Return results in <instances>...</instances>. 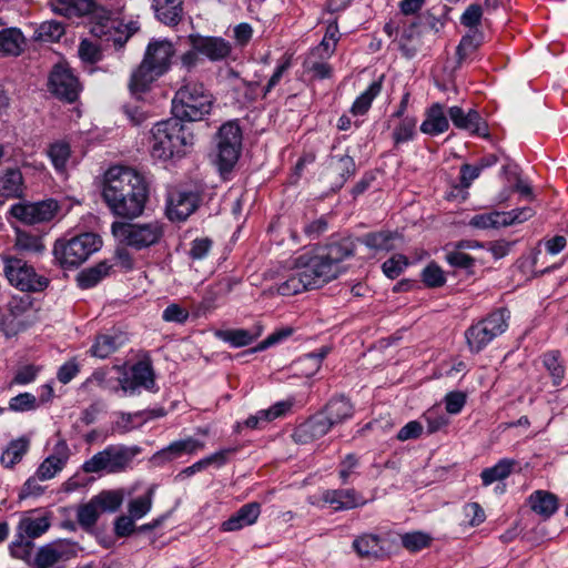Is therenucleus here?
I'll return each mask as SVG.
<instances>
[{
	"mask_svg": "<svg viewBox=\"0 0 568 568\" xmlns=\"http://www.w3.org/2000/svg\"><path fill=\"white\" fill-rule=\"evenodd\" d=\"M216 160L219 171L230 172L237 162L242 148V131L236 121L221 125L215 136Z\"/></svg>",
	"mask_w": 568,
	"mask_h": 568,
	"instance_id": "6e6552de",
	"label": "nucleus"
},
{
	"mask_svg": "<svg viewBox=\"0 0 568 568\" xmlns=\"http://www.w3.org/2000/svg\"><path fill=\"white\" fill-rule=\"evenodd\" d=\"M79 57L83 62L94 64L102 59V51L95 43L83 39L79 45Z\"/></svg>",
	"mask_w": 568,
	"mask_h": 568,
	"instance_id": "e2e57ef3",
	"label": "nucleus"
},
{
	"mask_svg": "<svg viewBox=\"0 0 568 568\" xmlns=\"http://www.w3.org/2000/svg\"><path fill=\"white\" fill-rule=\"evenodd\" d=\"M353 547L361 556L378 557L384 554L381 539L376 535L365 534L353 541Z\"/></svg>",
	"mask_w": 568,
	"mask_h": 568,
	"instance_id": "49530a36",
	"label": "nucleus"
},
{
	"mask_svg": "<svg viewBox=\"0 0 568 568\" xmlns=\"http://www.w3.org/2000/svg\"><path fill=\"white\" fill-rule=\"evenodd\" d=\"M261 514V505L256 501L243 505L234 515L221 525L222 531H236L256 523Z\"/></svg>",
	"mask_w": 568,
	"mask_h": 568,
	"instance_id": "393cba45",
	"label": "nucleus"
},
{
	"mask_svg": "<svg viewBox=\"0 0 568 568\" xmlns=\"http://www.w3.org/2000/svg\"><path fill=\"white\" fill-rule=\"evenodd\" d=\"M408 265V260L402 254L393 255L382 265L383 273L388 278H397Z\"/></svg>",
	"mask_w": 568,
	"mask_h": 568,
	"instance_id": "052dcab7",
	"label": "nucleus"
},
{
	"mask_svg": "<svg viewBox=\"0 0 568 568\" xmlns=\"http://www.w3.org/2000/svg\"><path fill=\"white\" fill-rule=\"evenodd\" d=\"M175 55L176 49L172 41L152 38L136 71H169Z\"/></svg>",
	"mask_w": 568,
	"mask_h": 568,
	"instance_id": "4468645a",
	"label": "nucleus"
},
{
	"mask_svg": "<svg viewBox=\"0 0 568 568\" xmlns=\"http://www.w3.org/2000/svg\"><path fill=\"white\" fill-rule=\"evenodd\" d=\"M26 39L18 28H7L0 31V54L18 55L21 53Z\"/></svg>",
	"mask_w": 568,
	"mask_h": 568,
	"instance_id": "473e14b6",
	"label": "nucleus"
},
{
	"mask_svg": "<svg viewBox=\"0 0 568 568\" xmlns=\"http://www.w3.org/2000/svg\"><path fill=\"white\" fill-rule=\"evenodd\" d=\"M354 252L353 240L341 237L300 253L287 261L285 267L288 274L278 283L277 293L291 296L322 287L344 272L342 263Z\"/></svg>",
	"mask_w": 568,
	"mask_h": 568,
	"instance_id": "f257e3e1",
	"label": "nucleus"
},
{
	"mask_svg": "<svg viewBox=\"0 0 568 568\" xmlns=\"http://www.w3.org/2000/svg\"><path fill=\"white\" fill-rule=\"evenodd\" d=\"M70 457V448L64 440H59L51 455L38 467L37 476L40 480H49L63 469Z\"/></svg>",
	"mask_w": 568,
	"mask_h": 568,
	"instance_id": "412c9836",
	"label": "nucleus"
},
{
	"mask_svg": "<svg viewBox=\"0 0 568 568\" xmlns=\"http://www.w3.org/2000/svg\"><path fill=\"white\" fill-rule=\"evenodd\" d=\"M322 500L336 511L353 509L366 503L364 497L352 488L325 490Z\"/></svg>",
	"mask_w": 568,
	"mask_h": 568,
	"instance_id": "5701e85b",
	"label": "nucleus"
},
{
	"mask_svg": "<svg viewBox=\"0 0 568 568\" xmlns=\"http://www.w3.org/2000/svg\"><path fill=\"white\" fill-rule=\"evenodd\" d=\"M51 526L50 516L41 509L23 511L20 515L16 532L30 540L41 537Z\"/></svg>",
	"mask_w": 568,
	"mask_h": 568,
	"instance_id": "6ab92c4d",
	"label": "nucleus"
},
{
	"mask_svg": "<svg viewBox=\"0 0 568 568\" xmlns=\"http://www.w3.org/2000/svg\"><path fill=\"white\" fill-rule=\"evenodd\" d=\"M59 3L68 16L82 17L93 12L95 8L93 0H59Z\"/></svg>",
	"mask_w": 568,
	"mask_h": 568,
	"instance_id": "864d4df0",
	"label": "nucleus"
},
{
	"mask_svg": "<svg viewBox=\"0 0 568 568\" xmlns=\"http://www.w3.org/2000/svg\"><path fill=\"white\" fill-rule=\"evenodd\" d=\"M199 193L172 190L168 196L166 215L171 221H185L197 207Z\"/></svg>",
	"mask_w": 568,
	"mask_h": 568,
	"instance_id": "f3484780",
	"label": "nucleus"
},
{
	"mask_svg": "<svg viewBox=\"0 0 568 568\" xmlns=\"http://www.w3.org/2000/svg\"><path fill=\"white\" fill-rule=\"evenodd\" d=\"M30 305L22 301L19 303H10V314L4 317L3 325L8 333H17L27 326L26 317H21L22 313L30 312Z\"/></svg>",
	"mask_w": 568,
	"mask_h": 568,
	"instance_id": "37998d69",
	"label": "nucleus"
},
{
	"mask_svg": "<svg viewBox=\"0 0 568 568\" xmlns=\"http://www.w3.org/2000/svg\"><path fill=\"white\" fill-rule=\"evenodd\" d=\"M154 488L150 487L145 495L132 499L128 505V511L131 517L139 520L146 516L153 504Z\"/></svg>",
	"mask_w": 568,
	"mask_h": 568,
	"instance_id": "8fccbe9b",
	"label": "nucleus"
},
{
	"mask_svg": "<svg viewBox=\"0 0 568 568\" xmlns=\"http://www.w3.org/2000/svg\"><path fill=\"white\" fill-rule=\"evenodd\" d=\"M0 192L7 197H20L23 193V178L18 169H8L0 178Z\"/></svg>",
	"mask_w": 568,
	"mask_h": 568,
	"instance_id": "58836bf2",
	"label": "nucleus"
},
{
	"mask_svg": "<svg viewBox=\"0 0 568 568\" xmlns=\"http://www.w3.org/2000/svg\"><path fill=\"white\" fill-rule=\"evenodd\" d=\"M448 115L457 129L467 131L471 135L489 136L486 121L475 109H469L466 112L460 106L454 105L448 109Z\"/></svg>",
	"mask_w": 568,
	"mask_h": 568,
	"instance_id": "a211bd4d",
	"label": "nucleus"
},
{
	"mask_svg": "<svg viewBox=\"0 0 568 568\" xmlns=\"http://www.w3.org/2000/svg\"><path fill=\"white\" fill-rule=\"evenodd\" d=\"M193 145V133L176 116L156 122L150 131L149 150L154 160L182 159Z\"/></svg>",
	"mask_w": 568,
	"mask_h": 568,
	"instance_id": "7ed1b4c3",
	"label": "nucleus"
},
{
	"mask_svg": "<svg viewBox=\"0 0 568 568\" xmlns=\"http://www.w3.org/2000/svg\"><path fill=\"white\" fill-rule=\"evenodd\" d=\"M529 506L537 515L549 518L558 509V498L546 490H536L528 498Z\"/></svg>",
	"mask_w": 568,
	"mask_h": 568,
	"instance_id": "7c9ffc66",
	"label": "nucleus"
},
{
	"mask_svg": "<svg viewBox=\"0 0 568 568\" xmlns=\"http://www.w3.org/2000/svg\"><path fill=\"white\" fill-rule=\"evenodd\" d=\"M182 0H154L155 16L162 23L174 27L182 19Z\"/></svg>",
	"mask_w": 568,
	"mask_h": 568,
	"instance_id": "c756f323",
	"label": "nucleus"
},
{
	"mask_svg": "<svg viewBox=\"0 0 568 568\" xmlns=\"http://www.w3.org/2000/svg\"><path fill=\"white\" fill-rule=\"evenodd\" d=\"M542 363L552 378V384L559 386L565 377V367L560 362V353L558 351H551L544 354Z\"/></svg>",
	"mask_w": 568,
	"mask_h": 568,
	"instance_id": "3c124183",
	"label": "nucleus"
},
{
	"mask_svg": "<svg viewBox=\"0 0 568 568\" xmlns=\"http://www.w3.org/2000/svg\"><path fill=\"white\" fill-rule=\"evenodd\" d=\"M101 195L112 214L134 219L144 211L148 185L135 170L113 165L103 174Z\"/></svg>",
	"mask_w": 568,
	"mask_h": 568,
	"instance_id": "f03ea898",
	"label": "nucleus"
},
{
	"mask_svg": "<svg viewBox=\"0 0 568 568\" xmlns=\"http://www.w3.org/2000/svg\"><path fill=\"white\" fill-rule=\"evenodd\" d=\"M452 8L446 4H437L428 9L422 18L425 27L434 32L442 31L449 21V12Z\"/></svg>",
	"mask_w": 568,
	"mask_h": 568,
	"instance_id": "4c0bfd02",
	"label": "nucleus"
},
{
	"mask_svg": "<svg viewBox=\"0 0 568 568\" xmlns=\"http://www.w3.org/2000/svg\"><path fill=\"white\" fill-rule=\"evenodd\" d=\"M29 449V440L27 438H19L12 440L1 455V464L11 468L19 463Z\"/></svg>",
	"mask_w": 568,
	"mask_h": 568,
	"instance_id": "a18cd8bd",
	"label": "nucleus"
},
{
	"mask_svg": "<svg viewBox=\"0 0 568 568\" xmlns=\"http://www.w3.org/2000/svg\"><path fill=\"white\" fill-rule=\"evenodd\" d=\"M320 413L325 416L332 428L333 426L349 419L353 416L354 409L347 398L339 396L332 398L326 404L324 410Z\"/></svg>",
	"mask_w": 568,
	"mask_h": 568,
	"instance_id": "c85d7f7f",
	"label": "nucleus"
},
{
	"mask_svg": "<svg viewBox=\"0 0 568 568\" xmlns=\"http://www.w3.org/2000/svg\"><path fill=\"white\" fill-rule=\"evenodd\" d=\"M382 80L383 77H381L379 80L373 81L368 88L356 98L351 108L353 115H364L369 110L372 102L381 93Z\"/></svg>",
	"mask_w": 568,
	"mask_h": 568,
	"instance_id": "79ce46f5",
	"label": "nucleus"
},
{
	"mask_svg": "<svg viewBox=\"0 0 568 568\" xmlns=\"http://www.w3.org/2000/svg\"><path fill=\"white\" fill-rule=\"evenodd\" d=\"M47 155L54 170L64 173L71 156V146L67 141L58 140L49 144Z\"/></svg>",
	"mask_w": 568,
	"mask_h": 568,
	"instance_id": "e433bc0d",
	"label": "nucleus"
},
{
	"mask_svg": "<svg viewBox=\"0 0 568 568\" xmlns=\"http://www.w3.org/2000/svg\"><path fill=\"white\" fill-rule=\"evenodd\" d=\"M336 44L322 39L318 45L310 52L308 61L312 63L310 71H332L326 60L334 53Z\"/></svg>",
	"mask_w": 568,
	"mask_h": 568,
	"instance_id": "c9c22d12",
	"label": "nucleus"
},
{
	"mask_svg": "<svg viewBox=\"0 0 568 568\" xmlns=\"http://www.w3.org/2000/svg\"><path fill=\"white\" fill-rule=\"evenodd\" d=\"M429 434L436 433L448 424V418L439 406H434L423 414Z\"/></svg>",
	"mask_w": 568,
	"mask_h": 568,
	"instance_id": "5fc2aeb1",
	"label": "nucleus"
},
{
	"mask_svg": "<svg viewBox=\"0 0 568 568\" xmlns=\"http://www.w3.org/2000/svg\"><path fill=\"white\" fill-rule=\"evenodd\" d=\"M445 260L450 266L466 271H471L475 264V260L470 255L457 248L447 252Z\"/></svg>",
	"mask_w": 568,
	"mask_h": 568,
	"instance_id": "69168bd1",
	"label": "nucleus"
},
{
	"mask_svg": "<svg viewBox=\"0 0 568 568\" xmlns=\"http://www.w3.org/2000/svg\"><path fill=\"white\" fill-rule=\"evenodd\" d=\"M484 9L479 3L469 4L460 16V24L468 28V30H480Z\"/></svg>",
	"mask_w": 568,
	"mask_h": 568,
	"instance_id": "4d7b16f0",
	"label": "nucleus"
},
{
	"mask_svg": "<svg viewBox=\"0 0 568 568\" xmlns=\"http://www.w3.org/2000/svg\"><path fill=\"white\" fill-rule=\"evenodd\" d=\"M140 30L136 20L125 21L124 19L105 18L91 27L92 36L112 41L116 49L124 47L128 40Z\"/></svg>",
	"mask_w": 568,
	"mask_h": 568,
	"instance_id": "ddd939ff",
	"label": "nucleus"
},
{
	"mask_svg": "<svg viewBox=\"0 0 568 568\" xmlns=\"http://www.w3.org/2000/svg\"><path fill=\"white\" fill-rule=\"evenodd\" d=\"M9 408L14 412H28L37 408V398L30 393H22L12 397Z\"/></svg>",
	"mask_w": 568,
	"mask_h": 568,
	"instance_id": "774afa93",
	"label": "nucleus"
},
{
	"mask_svg": "<svg viewBox=\"0 0 568 568\" xmlns=\"http://www.w3.org/2000/svg\"><path fill=\"white\" fill-rule=\"evenodd\" d=\"M426 118L420 124V131L432 136L446 132L449 128L448 119L444 111V105L434 103L426 110Z\"/></svg>",
	"mask_w": 568,
	"mask_h": 568,
	"instance_id": "bb28decb",
	"label": "nucleus"
},
{
	"mask_svg": "<svg viewBox=\"0 0 568 568\" xmlns=\"http://www.w3.org/2000/svg\"><path fill=\"white\" fill-rule=\"evenodd\" d=\"M101 511L93 497L89 503L81 505L77 511V519L81 527L91 528L95 525Z\"/></svg>",
	"mask_w": 568,
	"mask_h": 568,
	"instance_id": "603ef678",
	"label": "nucleus"
},
{
	"mask_svg": "<svg viewBox=\"0 0 568 568\" xmlns=\"http://www.w3.org/2000/svg\"><path fill=\"white\" fill-rule=\"evenodd\" d=\"M162 73H132L129 81V90L131 95L136 100H148L152 94L160 91L165 94L166 90L162 89L159 78Z\"/></svg>",
	"mask_w": 568,
	"mask_h": 568,
	"instance_id": "4be33fe9",
	"label": "nucleus"
},
{
	"mask_svg": "<svg viewBox=\"0 0 568 568\" xmlns=\"http://www.w3.org/2000/svg\"><path fill=\"white\" fill-rule=\"evenodd\" d=\"M214 98L203 83L184 78L172 101V112L181 121H201L213 106Z\"/></svg>",
	"mask_w": 568,
	"mask_h": 568,
	"instance_id": "20e7f679",
	"label": "nucleus"
},
{
	"mask_svg": "<svg viewBox=\"0 0 568 568\" xmlns=\"http://www.w3.org/2000/svg\"><path fill=\"white\" fill-rule=\"evenodd\" d=\"M14 246L19 251L29 253H41L44 250L41 237L24 232H18Z\"/></svg>",
	"mask_w": 568,
	"mask_h": 568,
	"instance_id": "6e6d98bb",
	"label": "nucleus"
},
{
	"mask_svg": "<svg viewBox=\"0 0 568 568\" xmlns=\"http://www.w3.org/2000/svg\"><path fill=\"white\" fill-rule=\"evenodd\" d=\"M119 384L123 394L129 396L139 394L140 388L158 392L153 368L150 363L143 361L132 365L129 372H124L119 378Z\"/></svg>",
	"mask_w": 568,
	"mask_h": 568,
	"instance_id": "2eb2a0df",
	"label": "nucleus"
},
{
	"mask_svg": "<svg viewBox=\"0 0 568 568\" xmlns=\"http://www.w3.org/2000/svg\"><path fill=\"white\" fill-rule=\"evenodd\" d=\"M123 343L122 336L102 334L97 336L89 352L91 356L104 359L118 351Z\"/></svg>",
	"mask_w": 568,
	"mask_h": 568,
	"instance_id": "f704fd0d",
	"label": "nucleus"
},
{
	"mask_svg": "<svg viewBox=\"0 0 568 568\" xmlns=\"http://www.w3.org/2000/svg\"><path fill=\"white\" fill-rule=\"evenodd\" d=\"M516 464L514 459L503 458L493 467L485 468L480 474L483 485L489 486L495 481L507 478Z\"/></svg>",
	"mask_w": 568,
	"mask_h": 568,
	"instance_id": "a19ab883",
	"label": "nucleus"
},
{
	"mask_svg": "<svg viewBox=\"0 0 568 568\" xmlns=\"http://www.w3.org/2000/svg\"><path fill=\"white\" fill-rule=\"evenodd\" d=\"M79 546L68 539H60L39 547L32 560V568H62L61 565L78 555Z\"/></svg>",
	"mask_w": 568,
	"mask_h": 568,
	"instance_id": "f8f14e48",
	"label": "nucleus"
},
{
	"mask_svg": "<svg viewBox=\"0 0 568 568\" xmlns=\"http://www.w3.org/2000/svg\"><path fill=\"white\" fill-rule=\"evenodd\" d=\"M187 42L191 49L180 57L181 67L187 70L195 68L201 58L220 62L226 60L233 51L232 43L223 37L191 33Z\"/></svg>",
	"mask_w": 568,
	"mask_h": 568,
	"instance_id": "39448f33",
	"label": "nucleus"
},
{
	"mask_svg": "<svg viewBox=\"0 0 568 568\" xmlns=\"http://www.w3.org/2000/svg\"><path fill=\"white\" fill-rule=\"evenodd\" d=\"M262 335V327L255 325L252 328L220 329L215 332V336L230 344L232 347H244L253 343Z\"/></svg>",
	"mask_w": 568,
	"mask_h": 568,
	"instance_id": "cd10ccee",
	"label": "nucleus"
},
{
	"mask_svg": "<svg viewBox=\"0 0 568 568\" xmlns=\"http://www.w3.org/2000/svg\"><path fill=\"white\" fill-rule=\"evenodd\" d=\"M140 453L136 446L109 445L85 460L82 469L88 474L105 471L116 474L128 469Z\"/></svg>",
	"mask_w": 568,
	"mask_h": 568,
	"instance_id": "0eeeda50",
	"label": "nucleus"
},
{
	"mask_svg": "<svg viewBox=\"0 0 568 568\" xmlns=\"http://www.w3.org/2000/svg\"><path fill=\"white\" fill-rule=\"evenodd\" d=\"M423 281L428 287H440L445 284L446 278L444 271L432 263L423 271Z\"/></svg>",
	"mask_w": 568,
	"mask_h": 568,
	"instance_id": "338daca9",
	"label": "nucleus"
},
{
	"mask_svg": "<svg viewBox=\"0 0 568 568\" xmlns=\"http://www.w3.org/2000/svg\"><path fill=\"white\" fill-rule=\"evenodd\" d=\"M4 274L9 283L22 292H37L43 290L48 285L45 277L37 274L33 266L26 261L4 256Z\"/></svg>",
	"mask_w": 568,
	"mask_h": 568,
	"instance_id": "9b49d317",
	"label": "nucleus"
},
{
	"mask_svg": "<svg viewBox=\"0 0 568 568\" xmlns=\"http://www.w3.org/2000/svg\"><path fill=\"white\" fill-rule=\"evenodd\" d=\"M396 237L392 232H374L364 235L361 242L374 251H392L395 248L393 240Z\"/></svg>",
	"mask_w": 568,
	"mask_h": 568,
	"instance_id": "de8ad7c7",
	"label": "nucleus"
},
{
	"mask_svg": "<svg viewBox=\"0 0 568 568\" xmlns=\"http://www.w3.org/2000/svg\"><path fill=\"white\" fill-rule=\"evenodd\" d=\"M508 312L497 310L486 318L471 325L466 332L467 345L473 353L483 351L495 337L503 334L507 326Z\"/></svg>",
	"mask_w": 568,
	"mask_h": 568,
	"instance_id": "1a4fd4ad",
	"label": "nucleus"
},
{
	"mask_svg": "<svg viewBox=\"0 0 568 568\" xmlns=\"http://www.w3.org/2000/svg\"><path fill=\"white\" fill-rule=\"evenodd\" d=\"M205 443L193 437L175 440L168 447L163 448L160 454L166 456L169 459L178 458L184 454L193 455L199 450L204 449Z\"/></svg>",
	"mask_w": 568,
	"mask_h": 568,
	"instance_id": "72a5a7b5",
	"label": "nucleus"
},
{
	"mask_svg": "<svg viewBox=\"0 0 568 568\" xmlns=\"http://www.w3.org/2000/svg\"><path fill=\"white\" fill-rule=\"evenodd\" d=\"M501 215H500V212L498 211H495V212H490V213H483V214H477L475 216H473L468 224L469 226L474 227V229H478V230H487V229H497V227H503L501 224H499V222H501Z\"/></svg>",
	"mask_w": 568,
	"mask_h": 568,
	"instance_id": "bf43d9fd",
	"label": "nucleus"
},
{
	"mask_svg": "<svg viewBox=\"0 0 568 568\" xmlns=\"http://www.w3.org/2000/svg\"><path fill=\"white\" fill-rule=\"evenodd\" d=\"M484 43V32L481 30H468L459 41L456 49L457 68H463L464 62L469 59L477 49Z\"/></svg>",
	"mask_w": 568,
	"mask_h": 568,
	"instance_id": "2f4dec72",
	"label": "nucleus"
},
{
	"mask_svg": "<svg viewBox=\"0 0 568 568\" xmlns=\"http://www.w3.org/2000/svg\"><path fill=\"white\" fill-rule=\"evenodd\" d=\"M290 408L291 403L284 400L277 402L273 406L266 409H261L254 415L248 416L243 423H237V428L242 426L252 429L263 428L270 422L284 416Z\"/></svg>",
	"mask_w": 568,
	"mask_h": 568,
	"instance_id": "a878e982",
	"label": "nucleus"
},
{
	"mask_svg": "<svg viewBox=\"0 0 568 568\" xmlns=\"http://www.w3.org/2000/svg\"><path fill=\"white\" fill-rule=\"evenodd\" d=\"M111 230L118 240L136 250L158 243L163 234L162 225L156 221L143 224L113 222Z\"/></svg>",
	"mask_w": 568,
	"mask_h": 568,
	"instance_id": "9d476101",
	"label": "nucleus"
},
{
	"mask_svg": "<svg viewBox=\"0 0 568 568\" xmlns=\"http://www.w3.org/2000/svg\"><path fill=\"white\" fill-rule=\"evenodd\" d=\"M417 121L415 118H404L393 132V139L396 144L404 143L414 139Z\"/></svg>",
	"mask_w": 568,
	"mask_h": 568,
	"instance_id": "13d9d810",
	"label": "nucleus"
},
{
	"mask_svg": "<svg viewBox=\"0 0 568 568\" xmlns=\"http://www.w3.org/2000/svg\"><path fill=\"white\" fill-rule=\"evenodd\" d=\"M430 542V537L422 531L408 532L402 536L403 546L410 551H418L427 547Z\"/></svg>",
	"mask_w": 568,
	"mask_h": 568,
	"instance_id": "0e129e2a",
	"label": "nucleus"
},
{
	"mask_svg": "<svg viewBox=\"0 0 568 568\" xmlns=\"http://www.w3.org/2000/svg\"><path fill=\"white\" fill-rule=\"evenodd\" d=\"M58 203L47 200L36 203H17L11 206V214L27 224H37L51 221L58 212Z\"/></svg>",
	"mask_w": 568,
	"mask_h": 568,
	"instance_id": "dca6fc26",
	"label": "nucleus"
},
{
	"mask_svg": "<svg viewBox=\"0 0 568 568\" xmlns=\"http://www.w3.org/2000/svg\"><path fill=\"white\" fill-rule=\"evenodd\" d=\"M33 550V541L16 532L13 540L9 545L11 557L23 561L32 568V560H34Z\"/></svg>",
	"mask_w": 568,
	"mask_h": 568,
	"instance_id": "ea45409f",
	"label": "nucleus"
},
{
	"mask_svg": "<svg viewBox=\"0 0 568 568\" xmlns=\"http://www.w3.org/2000/svg\"><path fill=\"white\" fill-rule=\"evenodd\" d=\"M101 513H114L123 503L122 490H103L93 497Z\"/></svg>",
	"mask_w": 568,
	"mask_h": 568,
	"instance_id": "09e8293b",
	"label": "nucleus"
},
{
	"mask_svg": "<svg viewBox=\"0 0 568 568\" xmlns=\"http://www.w3.org/2000/svg\"><path fill=\"white\" fill-rule=\"evenodd\" d=\"M534 210L529 206H524L520 209H515L509 212H500L501 224L503 226H509L517 223H523L527 220H529L534 215Z\"/></svg>",
	"mask_w": 568,
	"mask_h": 568,
	"instance_id": "680f3d73",
	"label": "nucleus"
},
{
	"mask_svg": "<svg viewBox=\"0 0 568 568\" xmlns=\"http://www.w3.org/2000/svg\"><path fill=\"white\" fill-rule=\"evenodd\" d=\"M101 246V239L93 233H82L71 239H60L53 246L54 260L63 268H72L85 262Z\"/></svg>",
	"mask_w": 568,
	"mask_h": 568,
	"instance_id": "423d86ee",
	"label": "nucleus"
},
{
	"mask_svg": "<svg viewBox=\"0 0 568 568\" xmlns=\"http://www.w3.org/2000/svg\"><path fill=\"white\" fill-rule=\"evenodd\" d=\"M64 32L65 29L62 22L44 21L34 30L33 39L40 42H58Z\"/></svg>",
	"mask_w": 568,
	"mask_h": 568,
	"instance_id": "c03bdc74",
	"label": "nucleus"
},
{
	"mask_svg": "<svg viewBox=\"0 0 568 568\" xmlns=\"http://www.w3.org/2000/svg\"><path fill=\"white\" fill-rule=\"evenodd\" d=\"M49 89L59 99L73 102L81 88L74 73H50Z\"/></svg>",
	"mask_w": 568,
	"mask_h": 568,
	"instance_id": "b1692460",
	"label": "nucleus"
},
{
	"mask_svg": "<svg viewBox=\"0 0 568 568\" xmlns=\"http://www.w3.org/2000/svg\"><path fill=\"white\" fill-rule=\"evenodd\" d=\"M329 429L331 424L325 416L317 413L294 429L293 439L297 444H308L326 435Z\"/></svg>",
	"mask_w": 568,
	"mask_h": 568,
	"instance_id": "aec40b11",
	"label": "nucleus"
}]
</instances>
